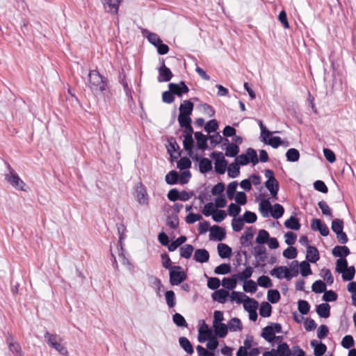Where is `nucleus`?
Segmentation results:
<instances>
[{
    "label": "nucleus",
    "instance_id": "e433bc0d",
    "mask_svg": "<svg viewBox=\"0 0 356 356\" xmlns=\"http://www.w3.org/2000/svg\"><path fill=\"white\" fill-rule=\"evenodd\" d=\"M193 250L194 248L192 245L186 244L181 246L179 249L180 257L185 259H189L191 257Z\"/></svg>",
    "mask_w": 356,
    "mask_h": 356
},
{
    "label": "nucleus",
    "instance_id": "864d4df0",
    "mask_svg": "<svg viewBox=\"0 0 356 356\" xmlns=\"http://www.w3.org/2000/svg\"><path fill=\"white\" fill-rule=\"evenodd\" d=\"M266 138L267 137L264 136L263 141L273 148H277L282 143V141L279 136H273L270 138L268 140H267Z\"/></svg>",
    "mask_w": 356,
    "mask_h": 356
},
{
    "label": "nucleus",
    "instance_id": "412c9836",
    "mask_svg": "<svg viewBox=\"0 0 356 356\" xmlns=\"http://www.w3.org/2000/svg\"><path fill=\"white\" fill-rule=\"evenodd\" d=\"M316 313L321 318H328L330 315V306L327 303H321L316 307Z\"/></svg>",
    "mask_w": 356,
    "mask_h": 356
},
{
    "label": "nucleus",
    "instance_id": "4c0bfd02",
    "mask_svg": "<svg viewBox=\"0 0 356 356\" xmlns=\"http://www.w3.org/2000/svg\"><path fill=\"white\" fill-rule=\"evenodd\" d=\"M272 307L268 302H261L259 308V314L262 317H269L271 315Z\"/></svg>",
    "mask_w": 356,
    "mask_h": 356
},
{
    "label": "nucleus",
    "instance_id": "bf43d9fd",
    "mask_svg": "<svg viewBox=\"0 0 356 356\" xmlns=\"http://www.w3.org/2000/svg\"><path fill=\"white\" fill-rule=\"evenodd\" d=\"M285 270H286V266H277L270 271V275L278 279H282L284 277V275L282 274H285Z\"/></svg>",
    "mask_w": 356,
    "mask_h": 356
},
{
    "label": "nucleus",
    "instance_id": "a18cd8bd",
    "mask_svg": "<svg viewBox=\"0 0 356 356\" xmlns=\"http://www.w3.org/2000/svg\"><path fill=\"white\" fill-rule=\"evenodd\" d=\"M286 159L290 162H296L299 160L300 153L298 149L291 148L286 153Z\"/></svg>",
    "mask_w": 356,
    "mask_h": 356
},
{
    "label": "nucleus",
    "instance_id": "423d86ee",
    "mask_svg": "<svg viewBox=\"0 0 356 356\" xmlns=\"http://www.w3.org/2000/svg\"><path fill=\"white\" fill-rule=\"evenodd\" d=\"M168 88L172 91L174 95H177L179 97H182L184 94L188 93L189 91L188 87L182 81L178 83H169Z\"/></svg>",
    "mask_w": 356,
    "mask_h": 356
},
{
    "label": "nucleus",
    "instance_id": "7ed1b4c3",
    "mask_svg": "<svg viewBox=\"0 0 356 356\" xmlns=\"http://www.w3.org/2000/svg\"><path fill=\"white\" fill-rule=\"evenodd\" d=\"M169 275L170 283L172 285H179L187 278L186 273L181 270L180 266H173L171 267Z\"/></svg>",
    "mask_w": 356,
    "mask_h": 356
},
{
    "label": "nucleus",
    "instance_id": "603ef678",
    "mask_svg": "<svg viewBox=\"0 0 356 356\" xmlns=\"http://www.w3.org/2000/svg\"><path fill=\"white\" fill-rule=\"evenodd\" d=\"M267 298L270 303L275 304L280 299V292L277 289H270L268 291Z\"/></svg>",
    "mask_w": 356,
    "mask_h": 356
},
{
    "label": "nucleus",
    "instance_id": "f03ea898",
    "mask_svg": "<svg viewBox=\"0 0 356 356\" xmlns=\"http://www.w3.org/2000/svg\"><path fill=\"white\" fill-rule=\"evenodd\" d=\"M202 326L199 329L198 341L200 343H204L208 340L207 348L210 350H214L218 346V339L212 335L211 330L209 328L204 321H202Z\"/></svg>",
    "mask_w": 356,
    "mask_h": 356
},
{
    "label": "nucleus",
    "instance_id": "393cba45",
    "mask_svg": "<svg viewBox=\"0 0 356 356\" xmlns=\"http://www.w3.org/2000/svg\"><path fill=\"white\" fill-rule=\"evenodd\" d=\"M271 210V204L268 199H264L259 203V211L263 217H268Z\"/></svg>",
    "mask_w": 356,
    "mask_h": 356
},
{
    "label": "nucleus",
    "instance_id": "9d476101",
    "mask_svg": "<svg viewBox=\"0 0 356 356\" xmlns=\"http://www.w3.org/2000/svg\"><path fill=\"white\" fill-rule=\"evenodd\" d=\"M136 198L139 204L146 205L148 204V195L145 188L142 184L137 186Z\"/></svg>",
    "mask_w": 356,
    "mask_h": 356
},
{
    "label": "nucleus",
    "instance_id": "5701e85b",
    "mask_svg": "<svg viewBox=\"0 0 356 356\" xmlns=\"http://www.w3.org/2000/svg\"><path fill=\"white\" fill-rule=\"evenodd\" d=\"M180 346L188 354H193L194 353L193 347L190 341L185 337H181L179 339Z\"/></svg>",
    "mask_w": 356,
    "mask_h": 356
},
{
    "label": "nucleus",
    "instance_id": "9b49d317",
    "mask_svg": "<svg viewBox=\"0 0 356 356\" xmlns=\"http://www.w3.org/2000/svg\"><path fill=\"white\" fill-rule=\"evenodd\" d=\"M298 266V261L297 260H293L291 264L290 268H288L286 267V270H285L284 277L287 280H290L292 277H296L299 273Z\"/></svg>",
    "mask_w": 356,
    "mask_h": 356
},
{
    "label": "nucleus",
    "instance_id": "4468645a",
    "mask_svg": "<svg viewBox=\"0 0 356 356\" xmlns=\"http://www.w3.org/2000/svg\"><path fill=\"white\" fill-rule=\"evenodd\" d=\"M195 138L197 140V147L200 149L204 150L207 148L208 137L204 135L202 132L197 131L194 134Z\"/></svg>",
    "mask_w": 356,
    "mask_h": 356
},
{
    "label": "nucleus",
    "instance_id": "f257e3e1",
    "mask_svg": "<svg viewBox=\"0 0 356 356\" xmlns=\"http://www.w3.org/2000/svg\"><path fill=\"white\" fill-rule=\"evenodd\" d=\"M88 86L94 94H104L107 87V80L97 70H90L88 74Z\"/></svg>",
    "mask_w": 356,
    "mask_h": 356
},
{
    "label": "nucleus",
    "instance_id": "338daca9",
    "mask_svg": "<svg viewBox=\"0 0 356 356\" xmlns=\"http://www.w3.org/2000/svg\"><path fill=\"white\" fill-rule=\"evenodd\" d=\"M331 229L335 234L342 231L343 229V221L339 218L333 220L331 225Z\"/></svg>",
    "mask_w": 356,
    "mask_h": 356
},
{
    "label": "nucleus",
    "instance_id": "4be33fe9",
    "mask_svg": "<svg viewBox=\"0 0 356 356\" xmlns=\"http://www.w3.org/2000/svg\"><path fill=\"white\" fill-rule=\"evenodd\" d=\"M218 252L220 258H228L232 254V249L227 244L219 243L218 245Z\"/></svg>",
    "mask_w": 356,
    "mask_h": 356
},
{
    "label": "nucleus",
    "instance_id": "2eb2a0df",
    "mask_svg": "<svg viewBox=\"0 0 356 356\" xmlns=\"http://www.w3.org/2000/svg\"><path fill=\"white\" fill-rule=\"evenodd\" d=\"M310 345L314 347L315 356H323L327 350V346L322 342L318 343L316 340H312Z\"/></svg>",
    "mask_w": 356,
    "mask_h": 356
},
{
    "label": "nucleus",
    "instance_id": "2f4dec72",
    "mask_svg": "<svg viewBox=\"0 0 356 356\" xmlns=\"http://www.w3.org/2000/svg\"><path fill=\"white\" fill-rule=\"evenodd\" d=\"M212 163L207 158H203L200 161L199 170L201 173H206L211 170Z\"/></svg>",
    "mask_w": 356,
    "mask_h": 356
},
{
    "label": "nucleus",
    "instance_id": "052dcab7",
    "mask_svg": "<svg viewBox=\"0 0 356 356\" xmlns=\"http://www.w3.org/2000/svg\"><path fill=\"white\" fill-rule=\"evenodd\" d=\"M348 267V261L345 257H339L337 260L335 270L337 273L343 272V269H346Z\"/></svg>",
    "mask_w": 356,
    "mask_h": 356
},
{
    "label": "nucleus",
    "instance_id": "0e129e2a",
    "mask_svg": "<svg viewBox=\"0 0 356 356\" xmlns=\"http://www.w3.org/2000/svg\"><path fill=\"white\" fill-rule=\"evenodd\" d=\"M259 286L264 288H270L273 286L271 280L266 275H261L257 280Z\"/></svg>",
    "mask_w": 356,
    "mask_h": 356
},
{
    "label": "nucleus",
    "instance_id": "774afa93",
    "mask_svg": "<svg viewBox=\"0 0 356 356\" xmlns=\"http://www.w3.org/2000/svg\"><path fill=\"white\" fill-rule=\"evenodd\" d=\"M172 320H173V322L178 327H187V325H188L185 318L180 314L175 313L172 316Z\"/></svg>",
    "mask_w": 356,
    "mask_h": 356
},
{
    "label": "nucleus",
    "instance_id": "69168bd1",
    "mask_svg": "<svg viewBox=\"0 0 356 356\" xmlns=\"http://www.w3.org/2000/svg\"><path fill=\"white\" fill-rule=\"evenodd\" d=\"M238 186V182L234 181L229 183L227 188V195L229 200H232L234 197V193L236 192Z\"/></svg>",
    "mask_w": 356,
    "mask_h": 356
},
{
    "label": "nucleus",
    "instance_id": "b1692460",
    "mask_svg": "<svg viewBox=\"0 0 356 356\" xmlns=\"http://www.w3.org/2000/svg\"><path fill=\"white\" fill-rule=\"evenodd\" d=\"M213 327L216 335L218 337L224 338L227 334L228 327L225 323L213 325Z\"/></svg>",
    "mask_w": 356,
    "mask_h": 356
},
{
    "label": "nucleus",
    "instance_id": "1a4fd4ad",
    "mask_svg": "<svg viewBox=\"0 0 356 356\" xmlns=\"http://www.w3.org/2000/svg\"><path fill=\"white\" fill-rule=\"evenodd\" d=\"M158 71H159V76L158 78V81L159 82H162V81L167 82V81H169L172 79V77L173 76V74H172L171 70H170V68H168L165 65L164 60L162 61V64L159 67Z\"/></svg>",
    "mask_w": 356,
    "mask_h": 356
},
{
    "label": "nucleus",
    "instance_id": "bb28decb",
    "mask_svg": "<svg viewBox=\"0 0 356 356\" xmlns=\"http://www.w3.org/2000/svg\"><path fill=\"white\" fill-rule=\"evenodd\" d=\"M265 186L270 191V193L273 197H277L279 191V183L277 179H275L273 181H266L265 182Z\"/></svg>",
    "mask_w": 356,
    "mask_h": 356
},
{
    "label": "nucleus",
    "instance_id": "aec40b11",
    "mask_svg": "<svg viewBox=\"0 0 356 356\" xmlns=\"http://www.w3.org/2000/svg\"><path fill=\"white\" fill-rule=\"evenodd\" d=\"M254 232L252 227H247L244 234L240 237V243L243 246H248V241L254 236Z\"/></svg>",
    "mask_w": 356,
    "mask_h": 356
},
{
    "label": "nucleus",
    "instance_id": "680f3d73",
    "mask_svg": "<svg viewBox=\"0 0 356 356\" xmlns=\"http://www.w3.org/2000/svg\"><path fill=\"white\" fill-rule=\"evenodd\" d=\"M257 289V284L252 280H246L243 284V290L248 293H254Z\"/></svg>",
    "mask_w": 356,
    "mask_h": 356
},
{
    "label": "nucleus",
    "instance_id": "ea45409f",
    "mask_svg": "<svg viewBox=\"0 0 356 356\" xmlns=\"http://www.w3.org/2000/svg\"><path fill=\"white\" fill-rule=\"evenodd\" d=\"M340 273L342 274V279L344 281H351L354 278L355 268L353 266H348L346 269H343V271Z\"/></svg>",
    "mask_w": 356,
    "mask_h": 356
},
{
    "label": "nucleus",
    "instance_id": "49530a36",
    "mask_svg": "<svg viewBox=\"0 0 356 356\" xmlns=\"http://www.w3.org/2000/svg\"><path fill=\"white\" fill-rule=\"evenodd\" d=\"M187 240L186 236H181L177 238L175 241H172L170 245H168V249L170 252L175 251L179 246L185 243Z\"/></svg>",
    "mask_w": 356,
    "mask_h": 356
},
{
    "label": "nucleus",
    "instance_id": "6e6d98bb",
    "mask_svg": "<svg viewBox=\"0 0 356 356\" xmlns=\"http://www.w3.org/2000/svg\"><path fill=\"white\" fill-rule=\"evenodd\" d=\"M231 271V266L228 264H222L214 269V273L216 275H225Z\"/></svg>",
    "mask_w": 356,
    "mask_h": 356
},
{
    "label": "nucleus",
    "instance_id": "3c124183",
    "mask_svg": "<svg viewBox=\"0 0 356 356\" xmlns=\"http://www.w3.org/2000/svg\"><path fill=\"white\" fill-rule=\"evenodd\" d=\"M179 174L175 170H171L165 175V181L168 184L173 185L177 183Z\"/></svg>",
    "mask_w": 356,
    "mask_h": 356
},
{
    "label": "nucleus",
    "instance_id": "8fccbe9b",
    "mask_svg": "<svg viewBox=\"0 0 356 356\" xmlns=\"http://www.w3.org/2000/svg\"><path fill=\"white\" fill-rule=\"evenodd\" d=\"M261 337L268 342H272L275 338V334L270 326H266L262 330Z\"/></svg>",
    "mask_w": 356,
    "mask_h": 356
},
{
    "label": "nucleus",
    "instance_id": "a19ab883",
    "mask_svg": "<svg viewBox=\"0 0 356 356\" xmlns=\"http://www.w3.org/2000/svg\"><path fill=\"white\" fill-rule=\"evenodd\" d=\"M116 226L119 235L118 246L121 250H122L123 240L125 238V232L127 229L122 223H118Z\"/></svg>",
    "mask_w": 356,
    "mask_h": 356
},
{
    "label": "nucleus",
    "instance_id": "09e8293b",
    "mask_svg": "<svg viewBox=\"0 0 356 356\" xmlns=\"http://www.w3.org/2000/svg\"><path fill=\"white\" fill-rule=\"evenodd\" d=\"M312 290L314 293H321L325 291L326 290V285L322 280H316L315 281L312 286Z\"/></svg>",
    "mask_w": 356,
    "mask_h": 356
},
{
    "label": "nucleus",
    "instance_id": "c85d7f7f",
    "mask_svg": "<svg viewBox=\"0 0 356 356\" xmlns=\"http://www.w3.org/2000/svg\"><path fill=\"white\" fill-rule=\"evenodd\" d=\"M258 306L259 303L256 300L246 296L244 300L243 307L247 312L257 310Z\"/></svg>",
    "mask_w": 356,
    "mask_h": 356
},
{
    "label": "nucleus",
    "instance_id": "a878e982",
    "mask_svg": "<svg viewBox=\"0 0 356 356\" xmlns=\"http://www.w3.org/2000/svg\"><path fill=\"white\" fill-rule=\"evenodd\" d=\"M284 225L286 228L293 230H299L301 227L299 220L294 216H291L284 222Z\"/></svg>",
    "mask_w": 356,
    "mask_h": 356
},
{
    "label": "nucleus",
    "instance_id": "6e6552de",
    "mask_svg": "<svg viewBox=\"0 0 356 356\" xmlns=\"http://www.w3.org/2000/svg\"><path fill=\"white\" fill-rule=\"evenodd\" d=\"M226 236L225 228L218 225H213L210 229L209 238L211 240L222 241Z\"/></svg>",
    "mask_w": 356,
    "mask_h": 356
},
{
    "label": "nucleus",
    "instance_id": "13d9d810",
    "mask_svg": "<svg viewBox=\"0 0 356 356\" xmlns=\"http://www.w3.org/2000/svg\"><path fill=\"white\" fill-rule=\"evenodd\" d=\"M309 262L308 261H303L299 264L300 274L303 277H307L312 273Z\"/></svg>",
    "mask_w": 356,
    "mask_h": 356
},
{
    "label": "nucleus",
    "instance_id": "0eeeda50",
    "mask_svg": "<svg viewBox=\"0 0 356 356\" xmlns=\"http://www.w3.org/2000/svg\"><path fill=\"white\" fill-rule=\"evenodd\" d=\"M311 228L313 231H318L323 236H326L330 233L327 225L320 219H312L311 221Z\"/></svg>",
    "mask_w": 356,
    "mask_h": 356
},
{
    "label": "nucleus",
    "instance_id": "473e14b6",
    "mask_svg": "<svg viewBox=\"0 0 356 356\" xmlns=\"http://www.w3.org/2000/svg\"><path fill=\"white\" fill-rule=\"evenodd\" d=\"M227 327L231 332L241 331L243 329L241 320L236 317L231 318Z\"/></svg>",
    "mask_w": 356,
    "mask_h": 356
},
{
    "label": "nucleus",
    "instance_id": "f704fd0d",
    "mask_svg": "<svg viewBox=\"0 0 356 356\" xmlns=\"http://www.w3.org/2000/svg\"><path fill=\"white\" fill-rule=\"evenodd\" d=\"M240 149L236 144L229 143L225 148V156L228 157H235L239 152Z\"/></svg>",
    "mask_w": 356,
    "mask_h": 356
},
{
    "label": "nucleus",
    "instance_id": "7c9ffc66",
    "mask_svg": "<svg viewBox=\"0 0 356 356\" xmlns=\"http://www.w3.org/2000/svg\"><path fill=\"white\" fill-rule=\"evenodd\" d=\"M7 343L8 344L9 350L15 354H20L22 352L21 347L19 343L13 341V337L9 335L7 337Z\"/></svg>",
    "mask_w": 356,
    "mask_h": 356
},
{
    "label": "nucleus",
    "instance_id": "cd10ccee",
    "mask_svg": "<svg viewBox=\"0 0 356 356\" xmlns=\"http://www.w3.org/2000/svg\"><path fill=\"white\" fill-rule=\"evenodd\" d=\"M184 140L183 141L184 149L187 152L189 156H192L193 154V148L194 146V140L193 136H184Z\"/></svg>",
    "mask_w": 356,
    "mask_h": 356
},
{
    "label": "nucleus",
    "instance_id": "58836bf2",
    "mask_svg": "<svg viewBox=\"0 0 356 356\" xmlns=\"http://www.w3.org/2000/svg\"><path fill=\"white\" fill-rule=\"evenodd\" d=\"M228 176L232 178H236L238 176L240 173V168L239 164L235 160L234 163H232L229 164L228 167Z\"/></svg>",
    "mask_w": 356,
    "mask_h": 356
},
{
    "label": "nucleus",
    "instance_id": "e2e57ef3",
    "mask_svg": "<svg viewBox=\"0 0 356 356\" xmlns=\"http://www.w3.org/2000/svg\"><path fill=\"white\" fill-rule=\"evenodd\" d=\"M44 339L47 344L51 347L52 345L58 341H61V338L57 334H51L49 332H46L44 334Z\"/></svg>",
    "mask_w": 356,
    "mask_h": 356
},
{
    "label": "nucleus",
    "instance_id": "5fc2aeb1",
    "mask_svg": "<svg viewBox=\"0 0 356 356\" xmlns=\"http://www.w3.org/2000/svg\"><path fill=\"white\" fill-rule=\"evenodd\" d=\"M166 303L170 308H172L176 305L175 294L173 291H167L165 293Z\"/></svg>",
    "mask_w": 356,
    "mask_h": 356
},
{
    "label": "nucleus",
    "instance_id": "c756f323",
    "mask_svg": "<svg viewBox=\"0 0 356 356\" xmlns=\"http://www.w3.org/2000/svg\"><path fill=\"white\" fill-rule=\"evenodd\" d=\"M237 284V279L234 277H224L222 280V285L228 290H233L236 288Z\"/></svg>",
    "mask_w": 356,
    "mask_h": 356
},
{
    "label": "nucleus",
    "instance_id": "37998d69",
    "mask_svg": "<svg viewBox=\"0 0 356 356\" xmlns=\"http://www.w3.org/2000/svg\"><path fill=\"white\" fill-rule=\"evenodd\" d=\"M179 223V218L177 214H171L168 216L166 219V225L171 229H175L178 227Z\"/></svg>",
    "mask_w": 356,
    "mask_h": 356
},
{
    "label": "nucleus",
    "instance_id": "f8f14e48",
    "mask_svg": "<svg viewBox=\"0 0 356 356\" xmlns=\"http://www.w3.org/2000/svg\"><path fill=\"white\" fill-rule=\"evenodd\" d=\"M306 259L311 263H316L319 260V252L315 246L308 245V248H307Z\"/></svg>",
    "mask_w": 356,
    "mask_h": 356
},
{
    "label": "nucleus",
    "instance_id": "72a5a7b5",
    "mask_svg": "<svg viewBox=\"0 0 356 356\" xmlns=\"http://www.w3.org/2000/svg\"><path fill=\"white\" fill-rule=\"evenodd\" d=\"M284 213V207L278 203L275 204L273 208L271 207L270 216L275 219L280 218L283 216Z\"/></svg>",
    "mask_w": 356,
    "mask_h": 356
},
{
    "label": "nucleus",
    "instance_id": "ddd939ff",
    "mask_svg": "<svg viewBox=\"0 0 356 356\" xmlns=\"http://www.w3.org/2000/svg\"><path fill=\"white\" fill-rule=\"evenodd\" d=\"M193 259L199 263L207 262L209 259V253L206 249H197L195 251Z\"/></svg>",
    "mask_w": 356,
    "mask_h": 356
},
{
    "label": "nucleus",
    "instance_id": "c9c22d12",
    "mask_svg": "<svg viewBox=\"0 0 356 356\" xmlns=\"http://www.w3.org/2000/svg\"><path fill=\"white\" fill-rule=\"evenodd\" d=\"M253 273V268L251 266H248L246 268L242 271L241 273L234 274V277H236L237 280L241 281H246L248 278H250Z\"/></svg>",
    "mask_w": 356,
    "mask_h": 356
},
{
    "label": "nucleus",
    "instance_id": "a211bd4d",
    "mask_svg": "<svg viewBox=\"0 0 356 356\" xmlns=\"http://www.w3.org/2000/svg\"><path fill=\"white\" fill-rule=\"evenodd\" d=\"M104 6H108L109 11L113 14H117L119 6L122 0H102Z\"/></svg>",
    "mask_w": 356,
    "mask_h": 356
},
{
    "label": "nucleus",
    "instance_id": "79ce46f5",
    "mask_svg": "<svg viewBox=\"0 0 356 356\" xmlns=\"http://www.w3.org/2000/svg\"><path fill=\"white\" fill-rule=\"evenodd\" d=\"M269 234L265 229H260L258 232V235L256 237L255 241L259 245L265 244L269 239Z\"/></svg>",
    "mask_w": 356,
    "mask_h": 356
},
{
    "label": "nucleus",
    "instance_id": "6ab92c4d",
    "mask_svg": "<svg viewBox=\"0 0 356 356\" xmlns=\"http://www.w3.org/2000/svg\"><path fill=\"white\" fill-rule=\"evenodd\" d=\"M228 296L229 292L227 291L225 289H219L213 292L211 296L213 300L222 304L225 302Z\"/></svg>",
    "mask_w": 356,
    "mask_h": 356
},
{
    "label": "nucleus",
    "instance_id": "de8ad7c7",
    "mask_svg": "<svg viewBox=\"0 0 356 356\" xmlns=\"http://www.w3.org/2000/svg\"><path fill=\"white\" fill-rule=\"evenodd\" d=\"M277 353L279 356H291V351L286 343H282L277 346Z\"/></svg>",
    "mask_w": 356,
    "mask_h": 356
},
{
    "label": "nucleus",
    "instance_id": "39448f33",
    "mask_svg": "<svg viewBox=\"0 0 356 356\" xmlns=\"http://www.w3.org/2000/svg\"><path fill=\"white\" fill-rule=\"evenodd\" d=\"M210 156L215 159V170L217 173L222 175L226 170L227 161L220 152H213L211 153Z\"/></svg>",
    "mask_w": 356,
    "mask_h": 356
},
{
    "label": "nucleus",
    "instance_id": "4d7b16f0",
    "mask_svg": "<svg viewBox=\"0 0 356 356\" xmlns=\"http://www.w3.org/2000/svg\"><path fill=\"white\" fill-rule=\"evenodd\" d=\"M298 308L299 312L302 315H305L307 314L308 312H309L310 305L307 301L304 300H300L298 302Z\"/></svg>",
    "mask_w": 356,
    "mask_h": 356
},
{
    "label": "nucleus",
    "instance_id": "20e7f679",
    "mask_svg": "<svg viewBox=\"0 0 356 356\" xmlns=\"http://www.w3.org/2000/svg\"><path fill=\"white\" fill-rule=\"evenodd\" d=\"M7 166L9 170V173L6 175V180L16 189L26 191V189L24 188L26 185L25 183L19 178L17 174L15 173L10 164L8 163Z\"/></svg>",
    "mask_w": 356,
    "mask_h": 356
},
{
    "label": "nucleus",
    "instance_id": "f3484780",
    "mask_svg": "<svg viewBox=\"0 0 356 356\" xmlns=\"http://www.w3.org/2000/svg\"><path fill=\"white\" fill-rule=\"evenodd\" d=\"M332 254L336 257H346L350 254L349 248L346 245H337L332 250Z\"/></svg>",
    "mask_w": 356,
    "mask_h": 356
},
{
    "label": "nucleus",
    "instance_id": "c03bdc74",
    "mask_svg": "<svg viewBox=\"0 0 356 356\" xmlns=\"http://www.w3.org/2000/svg\"><path fill=\"white\" fill-rule=\"evenodd\" d=\"M119 250L120 252H119L118 256H119L120 259L121 260L122 264L123 265L126 266L129 271L133 272L134 266L132 265L131 261L129 260V259L127 257H126L124 248H122V250H121L119 248Z\"/></svg>",
    "mask_w": 356,
    "mask_h": 356
},
{
    "label": "nucleus",
    "instance_id": "dca6fc26",
    "mask_svg": "<svg viewBox=\"0 0 356 356\" xmlns=\"http://www.w3.org/2000/svg\"><path fill=\"white\" fill-rule=\"evenodd\" d=\"M194 105L190 100H184L179 106V114L191 115L193 111Z\"/></svg>",
    "mask_w": 356,
    "mask_h": 356
}]
</instances>
